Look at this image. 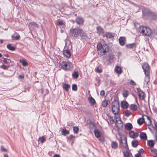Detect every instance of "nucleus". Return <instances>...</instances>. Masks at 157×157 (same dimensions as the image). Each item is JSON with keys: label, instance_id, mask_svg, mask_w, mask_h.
Returning <instances> with one entry per match:
<instances>
[{"label": "nucleus", "instance_id": "nucleus-39", "mask_svg": "<svg viewBox=\"0 0 157 157\" xmlns=\"http://www.w3.org/2000/svg\"><path fill=\"white\" fill-rule=\"evenodd\" d=\"M2 59H3V62H4L5 63H9L11 62V60L10 59H8V61H7V59L6 58H2Z\"/></svg>", "mask_w": 157, "mask_h": 157}, {"label": "nucleus", "instance_id": "nucleus-25", "mask_svg": "<svg viewBox=\"0 0 157 157\" xmlns=\"http://www.w3.org/2000/svg\"><path fill=\"white\" fill-rule=\"evenodd\" d=\"M111 146L113 149H116L118 147V144L116 142L112 141L111 144Z\"/></svg>", "mask_w": 157, "mask_h": 157}, {"label": "nucleus", "instance_id": "nucleus-18", "mask_svg": "<svg viewBox=\"0 0 157 157\" xmlns=\"http://www.w3.org/2000/svg\"><path fill=\"white\" fill-rule=\"evenodd\" d=\"M124 127L126 129L128 130H130L132 129L133 127L132 124L128 123L125 124Z\"/></svg>", "mask_w": 157, "mask_h": 157}, {"label": "nucleus", "instance_id": "nucleus-58", "mask_svg": "<svg viewBox=\"0 0 157 157\" xmlns=\"http://www.w3.org/2000/svg\"><path fill=\"white\" fill-rule=\"evenodd\" d=\"M153 110L155 112H157V108H155L153 109Z\"/></svg>", "mask_w": 157, "mask_h": 157}, {"label": "nucleus", "instance_id": "nucleus-9", "mask_svg": "<svg viewBox=\"0 0 157 157\" xmlns=\"http://www.w3.org/2000/svg\"><path fill=\"white\" fill-rule=\"evenodd\" d=\"M115 36V33L110 32H106L105 33V36H105L107 39H111L113 38Z\"/></svg>", "mask_w": 157, "mask_h": 157}, {"label": "nucleus", "instance_id": "nucleus-15", "mask_svg": "<svg viewBox=\"0 0 157 157\" xmlns=\"http://www.w3.org/2000/svg\"><path fill=\"white\" fill-rule=\"evenodd\" d=\"M103 53V54L109 51V46L108 44H105L103 45L102 47Z\"/></svg>", "mask_w": 157, "mask_h": 157}, {"label": "nucleus", "instance_id": "nucleus-6", "mask_svg": "<svg viewBox=\"0 0 157 157\" xmlns=\"http://www.w3.org/2000/svg\"><path fill=\"white\" fill-rule=\"evenodd\" d=\"M141 33L147 37L151 36L152 33L151 30L147 27H143Z\"/></svg>", "mask_w": 157, "mask_h": 157}, {"label": "nucleus", "instance_id": "nucleus-32", "mask_svg": "<svg viewBox=\"0 0 157 157\" xmlns=\"http://www.w3.org/2000/svg\"><path fill=\"white\" fill-rule=\"evenodd\" d=\"M108 105V104L107 102V100H104L102 101L101 104V105L103 107H106Z\"/></svg>", "mask_w": 157, "mask_h": 157}, {"label": "nucleus", "instance_id": "nucleus-34", "mask_svg": "<svg viewBox=\"0 0 157 157\" xmlns=\"http://www.w3.org/2000/svg\"><path fill=\"white\" fill-rule=\"evenodd\" d=\"M20 62L22 63L23 66H26L28 64V63L25 60H20Z\"/></svg>", "mask_w": 157, "mask_h": 157}, {"label": "nucleus", "instance_id": "nucleus-23", "mask_svg": "<svg viewBox=\"0 0 157 157\" xmlns=\"http://www.w3.org/2000/svg\"><path fill=\"white\" fill-rule=\"evenodd\" d=\"M63 88L66 91H67L70 88V86L67 84L64 83L63 85Z\"/></svg>", "mask_w": 157, "mask_h": 157}, {"label": "nucleus", "instance_id": "nucleus-57", "mask_svg": "<svg viewBox=\"0 0 157 157\" xmlns=\"http://www.w3.org/2000/svg\"><path fill=\"white\" fill-rule=\"evenodd\" d=\"M53 157H60V156L58 154H56L54 155Z\"/></svg>", "mask_w": 157, "mask_h": 157}, {"label": "nucleus", "instance_id": "nucleus-63", "mask_svg": "<svg viewBox=\"0 0 157 157\" xmlns=\"http://www.w3.org/2000/svg\"><path fill=\"white\" fill-rule=\"evenodd\" d=\"M155 126L156 127V129H157V122L155 123Z\"/></svg>", "mask_w": 157, "mask_h": 157}, {"label": "nucleus", "instance_id": "nucleus-4", "mask_svg": "<svg viewBox=\"0 0 157 157\" xmlns=\"http://www.w3.org/2000/svg\"><path fill=\"white\" fill-rule=\"evenodd\" d=\"M112 112L116 116L118 114L120 110L119 109V103L118 98H114L112 102Z\"/></svg>", "mask_w": 157, "mask_h": 157}, {"label": "nucleus", "instance_id": "nucleus-22", "mask_svg": "<svg viewBox=\"0 0 157 157\" xmlns=\"http://www.w3.org/2000/svg\"><path fill=\"white\" fill-rule=\"evenodd\" d=\"M140 137L141 139L143 140H146L147 139V136L146 133L145 132H141L140 135Z\"/></svg>", "mask_w": 157, "mask_h": 157}, {"label": "nucleus", "instance_id": "nucleus-30", "mask_svg": "<svg viewBox=\"0 0 157 157\" xmlns=\"http://www.w3.org/2000/svg\"><path fill=\"white\" fill-rule=\"evenodd\" d=\"M72 76L73 78H77L79 76L78 72V71H75L72 74Z\"/></svg>", "mask_w": 157, "mask_h": 157}, {"label": "nucleus", "instance_id": "nucleus-27", "mask_svg": "<svg viewBox=\"0 0 157 157\" xmlns=\"http://www.w3.org/2000/svg\"><path fill=\"white\" fill-rule=\"evenodd\" d=\"M130 109L134 111H136L137 109V106L135 104H131L130 105Z\"/></svg>", "mask_w": 157, "mask_h": 157}, {"label": "nucleus", "instance_id": "nucleus-64", "mask_svg": "<svg viewBox=\"0 0 157 157\" xmlns=\"http://www.w3.org/2000/svg\"><path fill=\"white\" fill-rule=\"evenodd\" d=\"M36 74H37V73L36 72H35L33 74V76L35 77H36Z\"/></svg>", "mask_w": 157, "mask_h": 157}, {"label": "nucleus", "instance_id": "nucleus-41", "mask_svg": "<svg viewBox=\"0 0 157 157\" xmlns=\"http://www.w3.org/2000/svg\"><path fill=\"white\" fill-rule=\"evenodd\" d=\"M72 90L73 91H76L77 90V86L75 84H73L72 85Z\"/></svg>", "mask_w": 157, "mask_h": 157}, {"label": "nucleus", "instance_id": "nucleus-11", "mask_svg": "<svg viewBox=\"0 0 157 157\" xmlns=\"http://www.w3.org/2000/svg\"><path fill=\"white\" fill-rule=\"evenodd\" d=\"M63 53L67 58H70L71 56L70 50L69 49L63 50Z\"/></svg>", "mask_w": 157, "mask_h": 157}, {"label": "nucleus", "instance_id": "nucleus-2", "mask_svg": "<svg viewBox=\"0 0 157 157\" xmlns=\"http://www.w3.org/2000/svg\"><path fill=\"white\" fill-rule=\"evenodd\" d=\"M142 67L146 76L144 82H146L147 85H148L150 80V66L147 63H144L142 64Z\"/></svg>", "mask_w": 157, "mask_h": 157}, {"label": "nucleus", "instance_id": "nucleus-19", "mask_svg": "<svg viewBox=\"0 0 157 157\" xmlns=\"http://www.w3.org/2000/svg\"><path fill=\"white\" fill-rule=\"evenodd\" d=\"M114 71L118 74H121L122 72L121 68L119 66H116L115 68Z\"/></svg>", "mask_w": 157, "mask_h": 157}, {"label": "nucleus", "instance_id": "nucleus-52", "mask_svg": "<svg viewBox=\"0 0 157 157\" xmlns=\"http://www.w3.org/2000/svg\"><path fill=\"white\" fill-rule=\"evenodd\" d=\"M141 155L140 153H138L135 155V157H141Z\"/></svg>", "mask_w": 157, "mask_h": 157}, {"label": "nucleus", "instance_id": "nucleus-61", "mask_svg": "<svg viewBox=\"0 0 157 157\" xmlns=\"http://www.w3.org/2000/svg\"><path fill=\"white\" fill-rule=\"evenodd\" d=\"M135 98L136 101V103L137 104H138V105H139V104H138V101H137V98H136V97H135Z\"/></svg>", "mask_w": 157, "mask_h": 157}, {"label": "nucleus", "instance_id": "nucleus-8", "mask_svg": "<svg viewBox=\"0 0 157 157\" xmlns=\"http://www.w3.org/2000/svg\"><path fill=\"white\" fill-rule=\"evenodd\" d=\"M124 140L125 141V146H123V142L122 141V140H120L119 141L120 143V147H123L126 149V150H129V148L128 146L127 142V140L126 138H124Z\"/></svg>", "mask_w": 157, "mask_h": 157}, {"label": "nucleus", "instance_id": "nucleus-28", "mask_svg": "<svg viewBox=\"0 0 157 157\" xmlns=\"http://www.w3.org/2000/svg\"><path fill=\"white\" fill-rule=\"evenodd\" d=\"M7 48L10 50L14 51L15 50V47L12 46L11 44H9L7 45Z\"/></svg>", "mask_w": 157, "mask_h": 157}, {"label": "nucleus", "instance_id": "nucleus-10", "mask_svg": "<svg viewBox=\"0 0 157 157\" xmlns=\"http://www.w3.org/2000/svg\"><path fill=\"white\" fill-rule=\"evenodd\" d=\"M75 21L77 24L79 25H82L83 24L84 20L82 17H78L76 18Z\"/></svg>", "mask_w": 157, "mask_h": 157}, {"label": "nucleus", "instance_id": "nucleus-51", "mask_svg": "<svg viewBox=\"0 0 157 157\" xmlns=\"http://www.w3.org/2000/svg\"><path fill=\"white\" fill-rule=\"evenodd\" d=\"M75 138V136H73V135H70L69 137H68V138H67V139H68V140H72L73 138Z\"/></svg>", "mask_w": 157, "mask_h": 157}, {"label": "nucleus", "instance_id": "nucleus-31", "mask_svg": "<svg viewBox=\"0 0 157 157\" xmlns=\"http://www.w3.org/2000/svg\"><path fill=\"white\" fill-rule=\"evenodd\" d=\"M46 139L44 136L40 137L39 138V141H40L42 143H44Z\"/></svg>", "mask_w": 157, "mask_h": 157}, {"label": "nucleus", "instance_id": "nucleus-47", "mask_svg": "<svg viewBox=\"0 0 157 157\" xmlns=\"http://www.w3.org/2000/svg\"><path fill=\"white\" fill-rule=\"evenodd\" d=\"M1 67L3 69L5 70L7 69L9 67L8 66H6L4 64H2Z\"/></svg>", "mask_w": 157, "mask_h": 157}, {"label": "nucleus", "instance_id": "nucleus-38", "mask_svg": "<svg viewBox=\"0 0 157 157\" xmlns=\"http://www.w3.org/2000/svg\"><path fill=\"white\" fill-rule=\"evenodd\" d=\"M56 25H64L63 21L60 20L59 21H58L57 22V23L56 24Z\"/></svg>", "mask_w": 157, "mask_h": 157}, {"label": "nucleus", "instance_id": "nucleus-7", "mask_svg": "<svg viewBox=\"0 0 157 157\" xmlns=\"http://www.w3.org/2000/svg\"><path fill=\"white\" fill-rule=\"evenodd\" d=\"M137 90L138 93V96L140 100H143L144 99L145 96L144 92L140 88H136Z\"/></svg>", "mask_w": 157, "mask_h": 157}, {"label": "nucleus", "instance_id": "nucleus-24", "mask_svg": "<svg viewBox=\"0 0 157 157\" xmlns=\"http://www.w3.org/2000/svg\"><path fill=\"white\" fill-rule=\"evenodd\" d=\"M138 141L137 140H134L132 142V146L134 147H136L138 145Z\"/></svg>", "mask_w": 157, "mask_h": 157}, {"label": "nucleus", "instance_id": "nucleus-36", "mask_svg": "<svg viewBox=\"0 0 157 157\" xmlns=\"http://www.w3.org/2000/svg\"><path fill=\"white\" fill-rule=\"evenodd\" d=\"M128 91L124 90L122 92V95L124 97H127L128 96Z\"/></svg>", "mask_w": 157, "mask_h": 157}, {"label": "nucleus", "instance_id": "nucleus-13", "mask_svg": "<svg viewBox=\"0 0 157 157\" xmlns=\"http://www.w3.org/2000/svg\"><path fill=\"white\" fill-rule=\"evenodd\" d=\"M129 104L126 101H123L121 102V106L122 109H127L128 106Z\"/></svg>", "mask_w": 157, "mask_h": 157}, {"label": "nucleus", "instance_id": "nucleus-3", "mask_svg": "<svg viewBox=\"0 0 157 157\" xmlns=\"http://www.w3.org/2000/svg\"><path fill=\"white\" fill-rule=\"evenodd\" d=\"M70 33L71 36L75 38H77L79 35L82 38H83V37L85 35L83 31L81 29H71Z\"/></svg>", "mask_w": 157, "mask_h": 157}, {"label": "nucleus", "instance_id": "nucleus-37", "mask_svg": "<svg viewBox=\"0 0 157 157\" xmlns=\"http://www.w3.org/2000/svg\"><path fill=\"white\" fill-rule=\"evenodd\" d=\"M131 114V112L128 110H127L125 112V115L127 117H128Z\"/></svg>", "mask_w": 157, "mask_h": 157}, {"label": "nucleus", "instance_id": "nucleus-26", "mask_svg": "<svg viewBox=\"0 0 157 157\" xmlns=\"http://www.w3.org/2000/svg\"><path fill=\"white\" fill-rule=\"evenodd\" d=\"M147 144L150 147L152 148L154 147L155 143L153 140H151L148 141Z\"/></svg>", "mask_w": 157, "mask_h": 157}, {"label": "nucleus", "instance_id": "nucleus-50", "mask_svg": "<svg viewBox=\"0 0 157 157\" xmlns=\"http://www.w3.org/2000/svg\"><path fill=\"white\" fill-rule=\"evenodd\" d=\"M130 84L132 86H136V84L135 82H134L132 80H131L130 82Z\"/></svg>", "mask_w": 157, "mask_h": 157}, {"label": "nucleus", "instance_id": "nucleus-14", "mask_svg": "<svg viewBox=\"0 0 157 157\" xmlns=\"http://www.w3.org/2000/svg\"><path fill=\"white\" fill-rule=\"evenodd\" d=\"M144 116H142V117L139 118L137 121V123L140 125H142L144 123H146L145 121V119L144 117Z\"/></svg>", "mask_w": 157, "mask_h": 157}, {"label": "nucleus", "instance_id": "nucleus-45", "mask_svg": "<svg viewBox=\"0 0 157 157\" xmlns=\"http://www.w3.org/2000/svg\"><path fill=\"white\" fill-rule=\"evenodd\" d=\"M95 71L96 72L98 73H101L102 72V71L101 69H99L98 68H95Z\"/></svg>", "mask_w": 157, "mask_h": 157}, {"label": "nucleus", "instance_id": "nucleus-53", "mask_svg": "<svg viewBox=\"0 0 157 157\" xmlns=\"http://www.w3.org/2000/svg\"><path fill=\"white\" fill-rule=\"evenodd\" d=\"M138 153H140L141 154V153H143L144 152V151L143 150V149L142 148H140V150L139 151Z\"/></svg>", "mask_w": 157, "mask_h": 157}, {"label": "nucleus", "instance_id": "nucleus-17", "mask_svg": "<svg viewBox=\"0 0 157 157\" xmlns=\"http://www.w3.org/2000/svg\"><path fill=\"white\" fill-rule=\"evenodd\" d=\"M94 132L95 136L96 137L99 138L101 136V133L99 130L95 129L94 130Z\"/></svg>", "mask_w": 157, "mask_h": 157}, {"label": "nucleus", "instance_id": "nucleus-54", "mask_svg": "<svg viewBox=\"0 0 157 157\" xmlns=\"http://www.w3.org/2000/svg\"><path fill=\"white\" fill-rule=\"evenodd\" d=\"M19 77L20 79H23L24 78V75H19Z\"/></svg>", "mask_w": 157, "mask_h": 157}, {"label": "nucleus", "instance_id": "nucleus-16", "mask_svg": "<svg viewBox=\"0 0 157 157\" xmlns=\"http://www.w3.org/2000/svg\"><path fill=\"white\" fill-rule=\"evenodd\" d=\"M120 44L121 46H124L125 44V38L124 37H120L119 39Z\"/></svg>", "mask_w": 157, "mask_h": 157}, {"label": "nucleus", "instance_id": "nucleus-42", "mask_svg": "<svg viewBox=\"0 0 157 157\" xmlns=\"http://www.w3.org/2000/svg\"><path fill=\"white\" fill-rule=\"evenodd\" d=\"M124 155V157H130L129 155V152L127 150L126 152H123Z\"/></svg>", "mask_w": 157, "mask_h": 157}, {"label": "nucleus", "instance_id": "nucleus-29", "mask_svg": "<svg viewBox=\"0 0 157 157\" xmlns=\"http://www.w3.org/2000/svg\"><path fill=\"white\" fill-rule=\"evenodd\" d=\"M97 30L99 34H102L104 33L103 29L100 26H98L97 28Z\"/></svg>", "mask_w": 157, "mask_h": 157}, {"label": "nucleus", "instance_id": "nucleus-12", "mask_svg": "<svg viewBox=\"0 0 157 157\" xmlns=\"http://www.w3.org/2000/svg\"><path fill=\"white\" fill-rule=\"evenodd\" d=\"M129 135L130 137L134 139L136 137H137L139 135V134L137 132H135L133 131H131L129 132Z\"/></svg>", "mask_w": 157, "mask_h": 157}, {"label": "nucleus", "instance_id": "nucleus-59", "mask_svg": "<svg viewBox=\"0 0 157 157\" xmlns=\"http://www.w3.org/2000/svg\"><path fill=\"white\" fill-rule=\"evenodd\" d=\"M146 116L147 117V119L149 121H150V120H151L149 117L148 116Z\"/></svg>", "mask_w": 157, "mask_h": 157}, {"label": "nucleus", "instance_id": "nucleus-62", "mask_svg": "<svg viewBox=\"0 0 157 157\" xmlns=\"http://www.w3.org/2000/svg\"><path fill=\"white\" fill-rule=\"evenodd\" d=\"M157 20V13H156V14L155 15V18L154 21L156 20Z\"/></svg>", "mask_w": 157, "mask_h": 157}, {"label": "nucleus", "instance_id": "nucleus-44", "mask_svg": "<svg viewBox=\"0 0 157 157\" xmlns=\"http://www.w3.org/2000/svg\"><path fill=\"white\" fill-rule=\"evenodd\" d=\"M109 59H112L114 58V55L113 54H112L111 53H109Z\"/></svg>", "mask_w": 157, "mask_h": 157}, {"label": "nucleus", "instance_id": "nucleus-33", "mask_svg": "<svg viewBox=\"0 0 157 157\" xmlns=\"http://www.w3.org/2000/svg\"><path fill=\"white\" fill-rule=\"evenodd\" d=\"M69 132L66 129H63L62 135L64 136H66L67 135L69 134Z\"/></svg>", "mask_w": 157, "mask_h": 157}, {"label": "nucleus", "instance_id": "nucleus-1", "mask_svg": "<svg viewBox=\"0 0 157 157\" xmlns=\"http://www.w3.org/2000/svg\"><path fill=\"white\" fill-rule=\"evenodd\" d=\"M143 17L150 21L155 20L156 13L152 11L149 9L143 7L142 10Z\"/></svg>", "mask_w": 157, "mask_h": 157}, {"label": "nucleus", "instance_id": "nucleus-21", "mask_svg": "<svg viewBox=\"0 0 157 157\" xmlns=\"http://www.w3.org/2000/svg\"><path fill=\"white\" fill-rule=\"evenodd\" d=\"M89 102L92 105H94L96 103L95 99L92 97L88 98Z\"/></svg>", "mask_w": 157, "mask_h": 157}, {"label": "nucleus", "instance_id": "nucleus-48", "mask_svg": "<svg viewBox=\"0 0 157 157\" xmlns=\"http://www.w3.org/2000/svg\"><path fill=\"white\" fill-rule=\"evenodd\" d=\"M1 148L2 152H7V150L2 145L1 146Z\"/></svg>", "mask_w": 157, "mask_h": 157}, {"label": "nucleus", "instance_id": "nucleus-5", "mask_svg": "<svg viewBox=\"0 0 157 157\" xmlns=\"http://www.w3.org/2000/svg\"><path fill=\"white\" fill-rule=\"evenodd\" d=\"M61 66L62 68L65 71L71 70L73 68L72 63L69 61H63Z\"/></svg>", "mask_w": 157, "mask_h": 157}, {"label": "nucleus", "instance_id": "nucleus-46", "mask_svg": "<svg viewBox=\"0 0 157 157\" xmlns=\"http://www.w3.org/2000/svg\"><path fill=\"white\" fill-rule=\"evenodd\" d=\"M12 37L13 38L15 39V40H18L20 39V36L19 35L16 36L15 37H14V36L13 35H12Z\"/></svg>", "mask_w": 157, "mask_h": 157}, {"label": "nucleus", "instance_id": "nucleus-56", "mask_svg": "<svg viewBox=\"0 0 157 157\" xmlns=\"http://www.w3.org/2000/svg\"><path fill=\"white\" fill-rule=\"evenodd\" d=\"M151 120H150V121H149V122H148V123L147 124V125L148 126H149L151 125Z\"/></svg>", "mask_w": 157, "mask_h": 157}, {"label": "nucleus", "instance_id": "nucleus-35", "mask_svg": "<svg viewBox=\"0 0 157 157\" xmlns=\"http://www.w3.org/2000/svg\"><path fill=\"white\" fill-rule=\"evenodd\" d=\"M73 130L74 133L77 134L78 132L79 128L78 127L74 126L73 127Z\"/></svg>", "mask_w": 157, "mask_h": 157}, {"label": "nucleus", "instance_id": "nucleus-55", "mask_svg": "<svg viewBox=\"0 0 157 157\" xmlns=\"http://www.w3.org/2000/svg\"><path fill=\"white\" fill-rule=\"evenodd\" d=\"M155 140L157 142V132L155 133Z\"/></svg>", "mask_w": 157, "mask_h": 157}, {"label": "nucleus", "instance_id": "nucleus-40", "mask_svg": "<svg viewBox=\"0 0 157 157\" xmlns=\"http://www.w3.org/2000/svg\"><path fill=\"white\" fill-rule=\"evenodd\" d=\"M103 46L102 45L101 43H100L98 44L97 46L98 50H100L102 48Z\"/></svg>", "mask_w": 157, "mask_h": 157}, {"label": "nucleus", "instance_id": "nucleus-20", "mask_svg": "<svg viewBox=\"0 0 157 157\" xmlns=\"http://www.w3.org/2000/svg\"><path fill=\"white\" fill-rule=\"evenodd\" d=\"M126 47L129 49H132L136 47V44L135 43L127 44L126 45Z\"/></svg>", "mask_w": 157, "mask_h": 157}, {"label": "nucleus", "instance_id": "nucleus-43", "mask_svg": "<svg viewBox=\"0 0 157 157\" xmlns=\"http://www.w3.org/2000/svg\"><path fill=\"white\" fill-rule=\"evenodd\" d=\"M151 152L157 155V149L155 148L151 149Z\"/></svg>", "mask_w": 157, "mask_h": 157}, {"label": "nucleus", "instance_id": "nucleus-60", "mask_svg": "<svg viewBox=\"0 0 157 157\" xmlns=\"http://www.w3.org/2000/svg\"><path fill=\"white\" fill-rule=\"evenodd\" d=\"M3 42V40H0V43L1 44H2Z\"/></svg>", "mask_w": 157, "mask_h": 157}, {"label": "nucleus", "instance_id": "nucleus-49", "mask_svg": "<svg viewBox=\"0 0 157 157\" xmlns=\"http://www.w3.org/2000/svg\"><path fill=\"white\" fill-rule=\"evenodd\" d=\"M105 92L104 90H101L100 92V95L102 98H103L105 96Z\"/></svg>", "mask_w": 157, "mask_h": 157}]
</instances>
